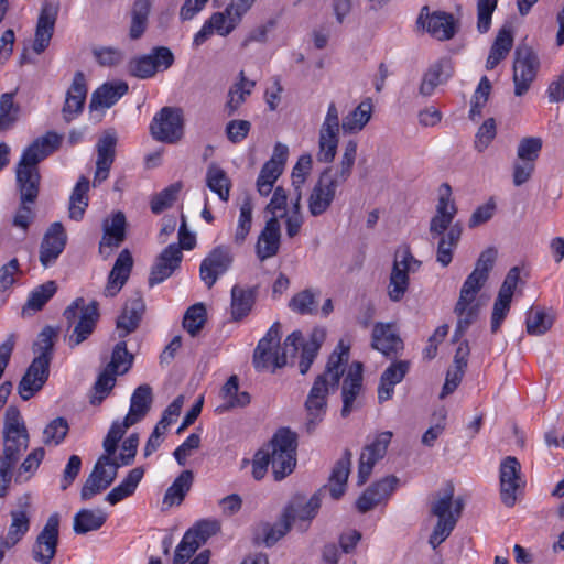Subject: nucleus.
Instances as JSON below:
<instances>
[{
	"mask_svg": "<svg viewBox=\"0 0 564 564\" xmlns=\"http://www.w3.org/2000/svg\"><path fill=\"white\" fill-rule=\"evenodd\" d=\"M373 105L370 98L362 100L354 110L348 112L341 121H339V111L335 102H330L323 123L318 130V151L316 159L321 163H330L334 161L339 143V131L344 133L355 134L360 132L372 116Z\"/></svg>",
	"mask_w": 564,
	"mask_h": 564,
	"instance_id": "obj_1",
	"label": "nucleus"
},
{
	"mask_svg": "<svg viewBox=\"0 0 564 564\" xmlns=\"http://www.w3.org/2000/svg\"><path fill=\"white\" fill-rule=\"evenodd\" d=\"M496 257V249L488 248L484 250L476 262L475 269L464 281L454 307L457 324L453 335V341H459L469 326L477 321L481 308L480 301L477 296L488 280Z\"/></svg>",
	"mask_w": 564,
	"mask_h": 564,
	"instance_id": "obj_2",
	"label": "nucleus"
},
{
	"mask_svg": "<svg viewBox=\"0 0 564 564\" xmlns=\"http://www.w3.org/2000/svg\"><path fill=\"white\" fill-rule=\"evenodd\" d=\"M348 357L349 346L345 345L344 340H340L330 354L325 371L315 379L305 401L307 412L305 429L307 433H313L323 421L327 408V395L330 390L338 388Z\"/></svg>",
	"mask_w": 564,
	"mask_h": 564,
	"instance_id": "obj_3",
	"label": "nucleus"
},
{
	"mask_svg": "<svg viewBox=\"0 0 564 564\" xmlns=\"http://www.w3.org/2000/svg\"><path fill=\"white\" fill-rule=\"evenodd\" d=\"M457 206L452 198L449 184L443 183L438 189L436 213L430 220L429 232L432 240L437 239L436 261L447 267L453 260V253L462 237V225L453 224Z\"/></svg>",
	"mask_w": 564,
	"mask_h": 564,
	"instance_id": "obj_4",
	"label": "nucleus"
},
{
	"mask_svg": "<svg viewBox=\"0 0 564 564\" xmlns=\"http://www.w3.org/2000/svg\"><path fill=\"white\" fill-rule=\"evenodd\" d=\"M301 341V332L290 334L283 344L282 352L279 354L280 325L274 323L265 336L260 339L253 354V366L257 370H264L272 367L273 370L286 365L288 356L294 357L297 352V344Z\"/></svg>",
	"mask_w": 564,
	"mask_h": 564,
	"instance_id": "obj_5",
	"label": "nucleus"
},
{
	"mask_svg": "<svg viewBox=\"0 0 564 564\" xmlns=\"http://www.w3.org/2000/svg\"><path fill=\"white\" fill-rule=\"evenodd\" d=\"M296 448L297 435L286 427L278 430L264 448L270 452V464L276 481L293 473L296 466Z\"/></svg>",
	"mask_w": 564,
	"mask_h": 564,
	"instance_id": "obj_6",
	"label": "nucleus"
},
{
	"mask_svg": "<svg viewBox=\"0 0 564 564\" xmlns=\"http://www.w3.org/2000/svg\"><path fill=\"white\" fill-rule=\"evenodd\" d=\"M64 317L69 325H73V333L68 337V346L74 348L94 333L99 319L98 302L91 301L86 304L83 297L75 299L64 311Z\"/></svg>",
	"mask_w": 564,
	"mask_h": 564,
	"instance_id": "obj_7",
	"label": "nucleus"
},
{
	"mask_svg": "<svg viewBox=\"0 0 564 564\" xmlns=\"http://www.w3.org/2000/svg\"><path fill=\"white\" fill-rule=\"evenodd\" d=\"M29 446V433L17 408L9 406L4 415L3 453L4 459L17 464Z\"/></svg>",
	"mask_w": 564,
	"mask_h": 564,
	"instance_id": "obj_8",
	"label": "nucleus"
},
{
	"mask_svg": "<svg viewBox=\"0 0 564 564\" xmlns=\"http://www.w3.org/2000/svg\"><path fill=\"white\" fill-rule=\"evenodd\" d=\"M420 267L421 261L412 254L408 247L395 252L388 285V296L392 302L403 299L410 284L409 273L416 272Z\"/></svg>",
	"mask_w": 564,
	"mask_h": 564,
	"instance_id": "obj_9",
	"label": "nucleus"
},
{
	"mask_svg": "<svg viewBox=\"0 0 564 564\" xmlns=\"http://www.w3.org/2000/svg\"><path fill=\"white\" fill-rule=\"evenodd\" d=\"M499 487L501 502L511 508L517 502V495L525 487L521 464L514 456L505 457L499 466Z\"/></svg>",
	"mask_w": 564,
	"mask_h": 564,
	"instance_id": "obj_10",
	"label": "nucleus"
},
{
	"mask_svg": "<svg viewBox=\"0 0 564 564\" xmlns=\"http://www.w3.org/2000/svg\"><path fill=\"white\" fill-rule=\"evenodd\" d=\"M540 62L534 51L528 45H520L514 52L513 83L516 96L524 95L534 80Z\"/></svg>",
	"mask_w": 564,
	"mask_h": 564,
	"instance_id": "obj_11",
	"label": "nucleus"
},
{
	"mask_svg": "<svg viewBox=\"0 0 564 564\" xmlns=\"http://www.w3.org/2000/svg\"><path fill=\"white\" fill-rule=\"evenodd\" d=\"M174 63V55L169 47H154L149 54L133 58L129 63V73L140 79L153 77L158 72L169 69Z\"/></svg>",
	"mask_w": 564,
	"mask_h": 564,
	"instance_id": "obj_12",
	"label": "nucleus"
},
{
	"mask_svg": "<svg viewBox=\"0 0 564 564\" xmlns=\"http://www.w3.org/2000/svg\"><path fill=\"white\" fill-rule=\"evenodd\" d=\"M152 137L161 142L174 143L183 135L182 111L176 108L164 107L152 120Z\"/></svg>",
	"mask_w": 564,
	"mask_h": 564,
	"instance_id": "obj_13",
	"label": "nucleus"
},
{
	"mask_svg": "<svg viewBox=\"0 0 564 564\" xmlns=\"http://www.w3.org/2000/svg\"><path fill=\"white\" fill-rule=\"evenodd\" d=\"M61 134L54 131L46 132L23 150L17 167L39 171L40 162L55 152L61 147Z\"/></svg>",
	"mask_w": 564,
	"mask_h": 564,
	"instance_id": "obj_14",
	"label": "nucleus"
},
{
	"mask_svg": "<svg viewBox=\"0 0 564 564\" xmlns=\"http://www.w3.org/2000/svg\"><path fill=\"white\" fill-rule=\"evenodd\" d=\"M59 536V516L53 513L46 520L45 525L36 536L32 547L33 560L41 564H50L57 550Z\"/></svg>",
	"mask_w": 564,
	"mask_h": 564,
	"instance_id": "obj_15",
	"label": "nucleus"
},
{
	"mask_svg": "<svg viewBox=\"0 0 564 564\" xmlns=\"http://www.w3.org/2000/svg\"><path fill=\"white\" fill-rule=\"evenodd\" d=\"M234 263V253L228 246H217L210 250L207 257L202 261L199 275L208 289H210L218 278L225 274Z\"/></svg>",
	"mask_w": 564,
	"mask_h": 564,
	"instance_id": "obj_16",
	"label": "nucleus"
},
{
	"mask_svg": "<svg viewBox=\"0 0 564 564\" xmlns=\"http://www.w3.org/2000/svg\"><path fill=\"white\" fill-rule=\"evenodd\" d=\"M332 171V167L325 169L310 193L307 207L314 217L325 214L336 197L339 185L330 180Z\"/></svg>",
	"mask_w": 564,
	"mask_h": 564,
	"instance_id": "obj_17",
	"label": "nucleus"
},
{
	"mask_svg": "<svg viewBox=\"0 0 564 564\" xmlns=\"http://www.w3.org/2000/svg\"><path fill=\"white\" fill-rule=\"evenodd\" d=\"M152 403V389L148 384L139 386L131 397L130 409L126 417L120 421H115L109 431H117L122 436L127 430L140 422L149 412Z\"/></svg>",
	"mask_w": 564,
	"mask_h": 564,
	"instance_id": "obj_18",
	"label": "nucleus"
},
{
	"mask_svg": "<svg viewBox=\"0 0 564 564\" xmlns=\"http://www.w3.org/2000/svg\"><path fill=\"white\" fill-rule=\"evenodd\" d=\"M120 440L121 437L117 431H108L102 442L105 454L97 459L91 470V474H95L108 487L115 481L118 469L122 466L116 457H112Z\"/></svg>",
	"mask_w": 564,
	"mask_h": 564,
	"instance_id": "obj_19",
	"label": "nucleus"
},
{
	"mask_svg": "<svg viewBox=\"0 0 564 564\" xmlns=\"http://www.w3.org/2000/svg\"><path fill=\"white\" fill-rule=\"evenodd\" d=\"M391 438L392 432L386 431L378 434L371 444L364 447L359 457L358 485H364L368 480L376 463L386 455Z\"/></svg>",
	"mask_w": 564,
	"mask_h": 564,
	"instance_id": "obj_20",
	"label": "nucleus"
},
{
	"mask_svg": "<svg viewBox=\"0 0 564 564\" xmlns=\"http://www.w3.org/2000/svg\"><path fill=\"white\" fill-rule=\"evenodd\" d=\"M182 260L183 252L181 251V248L177 247V243H171L164 248L151 267L148 279L149 285L152 288L172 276V274L180 268Z\"/></svg>",
	"mask_w": 564,
	"mask_h": 564,
	"instance_id": "obj_21",
	"label": "nucleus"
},
{
	"mask_svg": "<svg viewBox=\"0 0 564 564\" xmlns=\"http://www.w3.org/2000/svg\"><path fill=\"white\" fill-rule=\"evenodd\" d=\"M50 365L44 356H35L19 383V394L23 400L39 392L50 376Z\"/></svg>",
	"mask_w": 564,
	"mask_h": 564,
	"instance_id": "obj_22",
	"label": "nucleus"
},
{
	"mask_svg": "<svg viewBox=\"0 0 564 564\" xmlns=\"http://www.w3.org/2000/svg\"><path fill=\"white\" fill-rule=\"evenodd\" d=\"M417 23L440 41L449 40L456 33V23L451 13L435 11L430 14L427 7L421 9Z\"/></svg>",
	"mask_w": 564,
	"mask_h": 564,
	"instance_id": "obj_23",
	"label": "nucleus"
},
{
	"mask_svg": "<svg viewBox=\"0 0 564 564\" xmlns=\"http://www.w3.org/2000/svg\"><path fill=\"white\" fill-rule=\"evenodd\" d=\"M58 11L59 3L57 1L43 2L36 23L35 37L33 43V51L36 54H41L50 45Z\"/></svg>",
	"mask_w": 564,
	"mask_h": 564,
	"instance_id": "obj_24",
	"label": "nucleus"
},
{
	"mask_svg": "<svg viewBox=\"0 0 564 564\" xmlns=\"http://www.w3.org/2000/svg\"><path fill=\"white\" fill-rule=\"evenodd\" d=\"M126 216L117 212L102 221V238L99 242V253L108 258L115 248L126 239Z\"/></svg>",
	"mask_w": 564,
	"mask_h": 564,
	"instance_id": "obj_25",
	"label": "nucleus"
},
{
	"mask_svg": "<svg viewBox=\"0 0 564 564\" xmlns=\"http://www.w3.org/2000/svg\"><path fill=\"white\" fill-rule=\"evenodd\" d=\"M67 236L62 223H53L44 235L40 247V261L47 268L56 261L63 252Z\"/></svg>",
	"mask_w": 564,
	"mask_h": 564,
	"instance_id": "obj_26",
	"label": "nucleus"
},
{
	"mask_svg": "<svg viewBox=\"0 0 564 564\" xmlns=\"http://www.w3.org/2000/svg\"><path fill=\"white\" fill-rule=\"evenodd\" d=\"M399 479L388 476L370 486L356 501L359 512L365 513L386 501L395 490Z\"/></svg>",
	"mask_w": 564,
	"mask_h": 564,
	"instance_id": "obj_27",
	"label": "nucleus"
},
{
	"mask_svg": "<svg viewBox=\"0 0 564 564\" xmlns=\"http://www.w3.org/2000/svg\"><path fill=\"white\" fill-rule=\"evenodd\" d=\"M87 97V84L83 72H76L62 108L63 118L70 122L82 113Z\"/></svg>",
	"mask_w": 564,
	"mask_h": 564,
	"instance_id": "obj_28",
	"label": "nucleus"
},
{
	"mask_svg": "<svg viewBox=\"0 0 564 564\" xmlns=\"http://www.w3.org/2000/svg\"><path fill=\"white\" fill-rule=\"evenodd\" d=\"M323 490H318L308 500H306L303 496H295L285 508L283 514L289 520L291 524L296 521L301 522H310L316 514L318 509L321 508V496Z\"/></svg>",
	"mask_w": 564,
	"mask_h": 564,
	"instance_id": "obj_29",
	"label": "nucleus"
},
{
	"mask_svg": "<svg viewBox=\"0 0 564 564\" xmlns=\"http://www.w3.org/2000/svg\"><path fill=\"white\" fill-rule=\"evenodd\" d=\"M132 267V256L128 249H123L117 257L108 275L107 284L104 289L105 296L112 297L120 292L130 276Z\"/></svg>",
	"mask_w": 564,
	"mask_h": 564,
	"instance_id": "obj_30",
	"label": "nucleus"
},
{
	"mask_svg": "<svg viewBox=\"0 0 564 564\" xmlns=\"http://www.w3.org/2000/svg\"><path fill=\"white\" fill-rule=\"evenodd\" d=\"M362 389V364L355 361L348 368L341 387V416H348L354 410V403Z\"/></svg>",
	"mask_w": 564,
	"mask_h": 564,
	"instance_id": "obj_31",
	"label": "nucleus"
},
{
	"mask_svg": "<svg viewBox=\"0 0 564 564\" xmlns=\"http://www.w3.org/2000/svg\"><path fill=\"white\" fill-rule=\"evenodd\" d=\"M281 243L280 223L276 217L267 220L258 237L256 253L260 261H265L278 254Z\"/></svg>",
	"mask_w": 564,
	"mask_h": 564,
	"instance_id": "obj_32",
	"label": "nucleus"
},
{
	"mask_svg": "<svg viewBox=\"0 0 564 564\" xmlns=\"http://www.w3.org/2000/svg\"><path fill=\"white\" fill-rule=\"evenodd\" d=\"M145 305L139 292L134 293L124 304L122 313L117 319V329L120 337L134 332L143 316Z\"/></svg>",
	"mask_w": 564,
	"mask_h": 564,
	"instance_id": "obj_33",
	"label": "nucleus"
},
{
	"mask_svg": "<svg viewBox=\"0 0 564 564\" xmlns=\"http://www.w3.org/2000/svg\"><path fill=\"white\" fill-rule=\"evenodd\" d=\"M371 347L384 356L398 354L403 349V341L391 323H377L372 330Z\"/></svg>",
	"mask_w": 564,
	"mask_h": 564,
	"instance_id": "obj_34",
	"label": "nucleus"
},
{
	"mask_svg": "<svg viewBox=\"0 0 564 564\" xmlns=\"http://www.w3.org/2000/svg\"><path fill=\"white\" fill-rule=\"evenodd\" d=\"M410 370V361L398 360L392 362L381 375L378 387V400L383 403L390 400L394 392V387L400 383Z\"/></svg>",
	"mask_w": 564,
	"mask_h": 564,
	"instance_id": "obj_35",
	"label": "nucleus"
},
{
	"mask_svg": "<svg viewBox=\"0 0 564 564\" xmlns=\"http://www.w3.org/2000/svg\"><path fill=\"white\" fill-rule=\"evenodd\" d=\"M128 89V84L122 80L105 83L91 94L89 102L90 111L112 107L123 95L127 94Z\"/></svg>",
	"mask_w": 564,
	"mask_h": 564,
	"instance_id": "obj_36",
	"label": "nucleus"
},
{
	"mask_svg": "<svg viewBox=\"0 0 564 564\" xmlns=\"http://www.w3.org/2000/svg\"><path fill=\"white\" fill-rule=\"evenodd\" d=\"M116 137L107 134L99 139L97 143L96 172L94 176V186L99 185L109 176L110 167L115 161Z\"/></svg>",
	"mask_w": 564,
	"mask_h": 564,
	"instance_id": "obj_37",
	"label": "nucleus"
},
{
	"mask_svg": "<svg viewBox=\"0 0 564 564\" xmlns=\"http://www.w3.org/2000/svg\"><path fill=\"white\" fill-rule=\"evenodd\" d=\"M219 395L223 400V403L217 408L219 413L245 408L251 402L249 392L239 391V378L236 375L228 378L221 387Z\"/></svg>",
	"mask_w": 564,
	"mask_h": 564,
	"instance_id": "obj_38",
	"label": "nucleus"
},
{
	"mask_svg": "<svg viewBox=\"0 0 564 564\" xmlns=\"http://www.w3.org/2000/svg\"><path fill=\"white\" fill-rule=\"evenodd\" d=\"M352 453L345 449L343 457L335 464L329 477L328 487L323 490L328 491L330 497L338 500L346 491L348 476L350 474Z\"/></svg>",
	"mask_w": 564,
	"mask_h": 564,
	"instance_id": "obj_39",
	"label": "nucleus"
},
{
	"mask_svg": "<svg viewBox=\"0 0 564 564\" xmlns=\"http://www.w3.org/2000/svg\"><path fill=\"white\" fill-rule=\"evenodd\" d=\"M246 14L232 0L223 12H215L207 20L215 33L226 36L231 33Z\"/></svg>",
	"mask_w": 564,
	"mask_h": 564,
	"instance_id": "obj_40",
	"label": "nucleus"
},
{
	"mask_svg": "<svg viewBox=\"0 0 564 564\" xmlns=\"http://www.w3.org/2000/svg\"><path fill=\"white\" fill-rule=\"evenodd\" d=\"M256 83L246 78L245 73L241 70L239 80L235 83L228 90L227 101L225 104V111L228 117L234 116L239 108L246 102L247 98L251 95Z\"/></svg>",
	"mask_w": 564,
	"mask_h": 564,
	"instance_id": "obj_41",
	"label": "nucleus"
},
{
	"mask_svg": "<svg viewBox=\"0 0 564 564\" xmlns=\"http://www.w3.org/2000/svg\"><path fill=\"white\" fill-rule=\"evenodd\" d=\"M256 296L257 288L232 286L230 307L234 321H240L251 312Z\"/></svg>",
	"mask_w": 564,
	"mask_h": 564,
	"instance_id": "obj_42",
	"label": "nucleus"
},
{
	"mask_svg": "<svg viewBox=\"0 0 564 564\" xmlns=\"http://www.w3.org/2000/svg\"><path fill=\"white\" fill-rule=\"evenodd\" d=\"M452 75L451 65L447 61H438L432 64L425 72L420 85V94L431 96L435 88L445 83Z\"/></svg>",
	"mask_w": 564,
	"mask_h": 564,
	"instance_id": "obj_43",
	"label": "nucleus"
},
{
	"mask_svg": "<svg viewBox=\"0 0 564 564\" xmlns=\"http://www.w3.org/2000/svg\"><path fill=\"white\" fill-rule=\"evenodd\" d=\"M324 339L325 332L319 328L313 329V332L310 335V339L305 343H303V337L301 336V341L297 344V349L301 347V359L299 362V369L302 375H305L310 370Z\"/></svg>",
	"mask_w": 564,
	"mask_h": 564,
	"instance_id": "obj_44",
	"label": "nucleus"
},
{
	"mask_svg": "<svg viewBox=\"0 0 564 564\" xmlns=\"http://www.w3.org/2000/svg\"><path fill=\"white\" fill-rule=\"evenodd\" d=\"M463 509H464V500L458 499L455 503L454 511L449 512L447 520L437 519V523L435 524L433 532L429 539V544L434 550L451 535L458 519L462 516Z\"/></svg>",
	"mask_w": 564,
	"mask_h": 564,
	"instance_id": "obj_45",
	"label": "nucleus"
},
{
	"mask_svg": "<svg viewBox=\"0 0 564 564\" xmlns=\"http://www.w3.org/2000/svg\"><path fill=\"white\" fill-rule=\"evenodd\" d=\"M10 516L11 523L7 536H0V543L3 544L4 547H13L17 545L30 530V517L25 510H12Z\"/></svg>",
	"mask_w": 564,
	"mask_h": 564,
	"instance_id": "obj_46",
	"label": "nucleus"
},
{
	"mask_svg": "<svg viewBox=\"0 0 564 564\" xmlns=\"http://www.w3.org/2000/svg\"><path fill=\"white\" fill-rule=\"evenodd\" d=\"M107 520L101 509H82L74 516L73 530L77 534H86L100 529Z\"/></svg>",
	"mask_w": 564,
	"mask_h": 564,
	"instance_id": "obj_47",
	"label": "nucleus"
},
{
	"mask_svg": "<svg viewBox=\"0 0 564 564\" xmlns=\"http://www.w3.org/2000/svg\"><path fill=\"white\" fill-rule=\"evenodd\" d=\"M513 45L512 31L508 26H503L499 30L494 44L490 48L486 68L494 69L502 59L506 58Z\"/></svg>",
	"mask_w": 564,
	"mask_h": 564,
	"instance_id": "obj_48",
	"label": "nucleus"
},
{
	"mask_svg": "<svg viewBox=\"0 0 564 564\" xmlns=\"http://www.w3.org/2000/svg\"><path fill=\"white\" fill-rule=\"evenodd\" d=\"M89 180L80 176L69 197L68 215L76 221L83 219L86 208L88 207Z\"/></svg>",
	"mask_w": 564,
	"mask_h": 564,
	"instance_id": "obj_49",
	"label": "nucleus"
},
{
	"mask_svg": "<svg viewBox=\"0 0 564 564\" xmlns=\"http://www.w3.org/2000/svg\"><path fill=\"white\" fill-rule=\"evenodd\" d=\"M15 174L21 194V203H33L39 195L40 172L17 167Z\"/></svg>",
	"mask_w": 564,
	"mask_h": 564,
	"instance_id": "obj_50",
	"label": "nucleus"
},
{
	"mask_svg": "<svg viewBox=\"0 0 564 564\" xmlns=\"http://www.w3.org/2000/svg\"><path fill=\"white\" fill-rule=\"evenodd\" d=\"M207 187L223 202H228L231 189V181L227 173L217 164L212 163L206 172Z\"/></svg>",
	"mask_w": 564,
	"mask_h": 564,
	"instance_id": "obj_51",
	"label": "nucleus"
},
{
	"mask_svg": "<svg viewBox=\"0 0 564 564\" xmlns=\"http://www.w3.org/2000/svg\"><path fill=\"white\" fill-rule=\"evenodd\" d=\"M193 478L194 476L191 470H183L166 489L163 503L169 507L181 505L192 487Z\"/></svg>",
	"mask_w": 564,
	"mask_h": 564,
	"instance_id": "obj_52",
	"label": "nucleus"
},
{
	"mask_svg": "<svg viewBox=\"0 0 564 564\" xmlns=\"http://www.w3.org/2000/svg\"><path fill=\"white\" fill-rule=\"evenodd\" d=\"M358 144L355 140H349L344 147L337 170L330 173V180L338 185L344 184L351 175L357 156Z\"/></svg>",
	"mask_w": 564,
	"mask_h": 564,
	"instance_id": "obj_53",
	"label": "nucleus"
},
{
	"mask_svg": "<svg viewBox=\"0 0 564 564\" xmlns=\"http://www.w3.org/2000/svg\"><path fill=\"white\" fill-rule=\"evenodd\" d=\"M56 291L57 284L53 280L36 286L30 293L28 301L22 308L23 313L41 311L43 306L54 296Z\"/></svg>",
	"mask_w": 564,
	"mask_h": 564,
	"instance_id": "obj_54",
	"label": "nucleus"
},
{
	"mask_svg": "<svg viewBox=\"0 0 564 564\" xmlns=\"http://www.w3.org/2000/svg\"><path fill=\"white\" fill-rule=\"evenodd\" d=\"M282 171L281 162L275 159L264 163L257 180V188L260 195L268 196L271 193L273 184Z\"/></svg>",
	"mask_w": 564,
	"mask_h": 564,
	"instance_id": "obj_55",
	"label": "nucleus"
},
{
	"mask_svg": "<svg viewBox=\"0 0 564 564\" xmlns=\"http://www.w3.org/2000/svg\"><path fill=\"white\" fill-rule=\"evenodd\" d=\"M150 8V0H135L132 8V19L129 32L131 39H139L145 31Z\"/></svg>",
	"mask_w": 564,
	"mask_h": 564,
	"instance_id": "obj_56",
	"label": "nucleus"
},
{
	"mask_svg": "<svg viewBox=\"0 0 564 564\" xmlns=\"http://www.w3.org/2000/svg\"><path fill=\"white\" fill-rule=\"evenodd\" d=\"M319 293L306 289L293 295L289 302V307L301 315H312L317 312L316 297Z\"/></svg>",
	"mask_w": 564,
	"mask_h": 564,
	"instance_id": "obj_57",
	"label": "nucleus"
},
{
	"mask_svg": "<svg viewBox=\"0 0 564 564\" xmlns=\"http://www.w3.org/2000/svg\"><path fill=\"white\" fill-rule=\"evenodd\" d=\"M458 499L459 498L454 499V486L448 484L432 502V514L437 517V519L447 520L449 512L454 511L455 503Z\"/></svg>",
	"mask_w": 564,
	"mask_h": 564,
	"instance_id": "obj_58",
	"label": "nucleus"
},
{
	"mask_svg": "<svg viewBox=\"0 0 564 564\" xmlns=\"http://www.w3.org/2000/svg\"><path fill=\"white\" fill-rule=\"evenodd\" d=\"M182 188V182H175L155 194L150 202L152 213L158 215L170 208L176 200Z\"/></svg>",
	"mask_w": 564,
	"mask_h": 564,
	"instance_id": "obj_59",
	"label": "nucleus"
},
{
	"mask_svg": "<svg viewBox=\"0 0 564 564\" xmlns=\"http://www.w3.org/2000/svg\"><path fill=\"white\" fill-rule=\"evenodd\" d=\"M253 205L249 197L245 198L238 218L237 228L234 236V242L238 246L242 245L249 235L252 224Z\"/></svg>",
	"mask_w": 564,
	"mask_h": 564,
	"instance_id": "obj_60",
	"label": "nucleus"
},
{
	"mask_svg": "<svg viewBox=\"0 0 564 564\" xmlns=\"http://www.w3.org/2000/svg\"><path fill=\"white\" fill-rule=\"evenodd\" d=\"M133 362V356L128 351L126 341H119L111 355V360L107 366L112 373H126Z\"/></svg>",
	"mask_w": 564,
	"mask_h": 564,
	"instance_id": "obj_61",
	"label": "nucleus"
},
{
	"mask_svg": "<svg viewBox=\"0 0 564 564\" xmlns=\"http://www.w3.org/2000/svg\"><path fill=\"white\" fill-rule=\"evenodd\" d=\"M554 317L542 310L530 311L527 317V332L533 336L545 334L553 325Z\"/></svg>",
	"mask_w": 564,
	"mask_h": 564,
	"instance_id": "obj_62",
	"label": "nucleus"
},
{
	"mask_svg": "<svg viewBox=\"0 0 564 564\" xmlns=\"http://www.w3.org/2000/svg\"><path fill=\"white\" fill-rule=\"evenodd\" d=\"M69 431L67 421L64 417L52 420L43 431V443L47 446L59 445Z\"/></svg>",
	"mask_w": 564,
	"mask_h": 564,
	"instance_id": "obj_63",
	"label": "nucleus"
},
{
	"mask_svg": "<svg viewBox=\"0 0 564 564\" xmlns=\"http://www.w3.org/2000/svg\"><path fill=\"white\" fill-rule=\"evenodd\" d=\"M206 322V308L203 303H196L187 308L184 318L183 327L195 336L204 326Z\"/></svg>",
	"mask_w": 564,
	"mask_h": 564,
	"instance_id": "obj_64",
	"label": "nucleus"
}]
</instances>
